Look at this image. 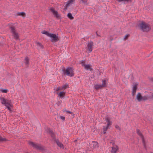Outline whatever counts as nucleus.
Here are the masks:
<instances>
[{
    "label": "nucleus",
    "instance_id": "f257e3e1",
    "mask_svg": "<svg viewBox=\"0 0 153 153\" xmlns=\"http://www.w3.org/2000/svg\"><path fill=\"white\" fill-rule=\"evenodd\" d=\"M1 103L6 106L7 108L10 111H11L12 108V105L11 104V101L10 100L5 99L4 98L1 99Z\"/></svg>",
    "mask_w": 153,
    "mask_h": 153
},
{
    "label": "nucleus",
    "instance_id": "f03ea898",
    "mask_svg": "<svg viewBox=\"0 0 153 153\" xmlns=\"http://www.w3.org/2000/svg\"><path fill=\"white\" fill-rule=\"evenodd\" d=\"M140 29L144 32H147L151 29V27L149 25L145 23L142 22L139 24Z\"/></svg>",
    "mask_w": 153,
    "mask_h": 153
},
{
    "label": "nucleus",
    "instance_id": "7ed1b4c3",
    "mask_svg": "<svg viewBox=\"0 0 153 153\" xmlns=\"http://www.w3.org/2000/svg\"><path fill=\"white\" fill-rule=\"evenodd\" d=\"M105 120L107 122L106 126H104L103 128V132L104 134L106 133V131L108 129L110 128V126L112 125V122L110 121V118L106 117L105 118Z\"/></svg>",
    "mask_w": 153,
    "mask_h": 153
},
{
    "label": "nucleus",
    "instance_id": "20e7f679",
    "mask_svg": "<svg viewBox=\"0 0 153 153\" xmlns=\"http://www.w3.org/2000/svg\"><path fill=\"white\" fill-rule=\"evenodd\" d=\"M105 120L107 122L106 126H104L103 128V132L104 134L106 133V131L108 129L110 128V126L112 125V122L110 121V118L106 117L105 118Z\"/></svg>",
    "mask_w": 153,
    "mask_h": 153
},
{
    "label": "nucleus",
    "instance_id": "39448f33",
    "mask_svg": "<svg viewBox=\"0 0 153 153\" xmlns=\"http://www.w3.org/2000/svg\"><path fill=\"white\" fill-rule=\"evenodd\" d=\"M63 73L64 74L69 76L72 77L74 75L73 69L70 67L67 68L65 70L63 71Z\"/></svg>",
    "mask_w": 153,
    "mask_h": 153
},
{
    "label": "nucleus",
    "instance_id": "423d86ee",
    "mask_svg": "<svg viewBox=\"0 0 153 153\" xmlns=\"http://www.w3.org/2000/svg\"><path fill=\"white\" fill-rule=\"evenodd\" d=\"M49 37L51 38V41L52 42L57 41L59 39L58 36L54 34L50 33Z\"/></svg>",
    "mask_w": 153,
    "mask_h": 153
},
{
    "label": "nucleus",
    "instance_id": "0eeeda50",
    "mask_svg": "<svg viewBox=\"0 0 153 153\" xmlns=\"http://www.w3.org/2000/svg\"><path fill=\"white\" fill-rule=\"evenodd\" d=\"M10 29L14 38L16 39H18L19 38V36L17 33L16 32L14 27H10Z\"/></svg>",
    "mask_w": 153,
    "mask_h": 153
},
{
    "label": "nucleus",
    "instance_id": "6e6552de",
    "mask_svg": "<svg viewBox=\"0 0 153 153\" xmlns=\"http://www.w3.org/2000/svg\"><path fill=\"white\" fill-rule=\"evenodd\" d=\"M93 46V43L92 42H91L88 43L87 48V50L88 53H90L92 51Z\"/></svg>",
    "mask_w": 153,
    "mask_h": 153
},
{
    "label": "nucleus",
    "instance_id": "1a4fd4ad",
    "mask_svg": "<svg viewBox=\"0 0 153 153\" xmlns=\"http://www.w3.org/2000/svg\"><path fill=\"white\" fill-rule=\"evenodd\" d=\"M118 149V148L117 146L114 145L112 147L111 150V153H116Z\"/></svg>",
    "mask_w": 153,
    "mask_h": 153
},
{
    "label": "nucleus",
    "instance_id": "9d476101",
    "mask_svg": "<svg viewBox=\"0 0 153 153\" xmlns=\"http://www.w3.org/2000/svg\"><path fill=\"white\" fill-rule=\"evenodd\" d=\"M50 10L51 11V12L53 13V14L54 15V16L58 18L59 17V15L58 14L57 12L53 8H51L50 9Z\"/></svg>",
    "mask_w": 153,
    "mask_h": 153
},
{
    "label": "nucleus",
    "instance_id": "9b49d317",
    "mask_svg": "<svg viewBox=\"0 0 153 153\" xmlns=\"http://www.w3.org/2000/svg\"><path fill=\"white\" fill-rule=\"evenodd\" d=\"M142 97L141 96V94L140 93H138L137 94L136 96V98L139 102L142 101Z\"/></svg>",
    "mask_w": 153,
    "mask_h": 153
},
{
    "label": "nucleus",
    "instance_id": "f8f14e48",
    "mask_svg": "<svg viewBox=\"0 0 153 153\" xmlns=\"http://www.w3.org/2000/svg\"><path fill=\"white\" fill-rule=\"evenodd\" d=\"M137 88V85H134L132 88V95L133 96H134L135 94Z\"/></svg>",
    "mask_w": 153,
    "mask_h": 153
},
{
    "label": "nucleus",
    "instance_id": "ddd939ff",
    "mask_svg": "<svg viewBox=\"0 0 153 153\" xmlns=\"http://www.w3.org/2000/svg\"><path fill=\"white\" fill-rule=\"evenodd\" d=\"M91 145L93 146V147L94 149H97L99 146L98 143L96 142L93 141Z\"/></svg>",
    "mask_w": 153,
    "mask_h": 153
},
{
    "label": "nucleus",
    "instance_id": "4468645a",
    "mask_svg": "<svg viewBox=\"0 0 153 153\" xmlns=\"http://www.w3.org/2000/svg\"><path fill=\"white\" fill-rule=\"evenodd\" d=\"M136 131H137V134L142 138V140H143V143H144V139H143V136L142 135L141 133L140 132V130L139 129H137L136 130Z\"/></svg>",
    "mask_w": 153,
    "mask_h": 153
},
{
    "label": "nucleus",
    "instance_id": "2eb2a0df",
    "mask_svg": "<svg viewBox=\"0 0 153 153\" xmlns=\"http://www.w3.org/2000/svg\"><path fill=\"white\" fill-rule=\"evenodd\" d=\"M29 144L35 148H38L39 147L36 144H35L33 142L30 141L28 142Z\"/></svg>",
    "mask_w": 153,
    "mask_h": 153
},
{
    "label": "nucleus",
    "instance_id": "dca6fc26",
    "mask_svg": "<svg viewBox=\"0 0 153 153\" xmlns=\"http://www.w3.org/2000/svg\"><path fill=\"white\" fill-rule=\"evenodd\" d=\"M74 1V0H69L67 3L66 4V7L69 6L70 5L73 4Z\"/></svg>",
    "mask_w": 153,
    "mask_h": 153
},
{
    "label": "nucleus",
    "instance_id": "f3484780",
    "mask_svg": "<svg viewBox=\"0 0 153 153\" xmlns=\"http://www.w3.org/2000/svg\"><path fill=\"white\" fill-rule=\"evenodd\" d=\"M84 67L85 69L86 70H91V65H86Z\"/></svg>",
    "mask_w": 153,
    "mask_h": 153
},
{
    "label": "nucleus",
    "instance_id": "a211bd4d",
    "mask_svg": "<svg viewBox=\"0 0 153 153\" xmlns=\"http://www.w3.org/2000/svg\"><path fill=\"white\" fill-rule=\"evenodd\" d=\"M65 94V93L64 91L61 92L58 94V95L59 97H63Z\"/></svg>",
    "mask_w": 153,
    "mask_h": 153
},
{
    "label": "nucleus",
    "instance_id": "6ab92c4d",
    "mask_svg": "<svg viewBox=\"0 0 153 153\" xmlns=\"http://www.w3.org/2000/svg\"><path fill=\"white\" fill-rule=\"evenodd\" d=\"M36 45L38 49H39L41 48H42L43 46L39 42H37L36 43Z\"/></svg>",
    "mask_w": 153,
    "mask_h": 153
},
{
    "label": "nucleus",
    "instance_id": "aec40b11",
    "mask_svg": "<svg viewBox=\"0 0 153 153\" xmlns=\"http://www.w3.org/2000/svg\"><path fill=\"white\" fill-rule=\"evenodd\" d=\"M56 143L57 145L59 146L60 148H64V146L59 141H56Z\"/></svg>",
    "mask_w": 153,
    "mask_h": 153
},
{
    "label": "nucleus",
    "instance_id": "412c9836",
    "mask_svg": "<svg viewBox=\"0 0 153 153\" xmlns=\"http://www.w3.org/2000/svg\"><path fill=\"white\" fill-rule=\"evenodd\" d=\"M107 81L106 80H104L102 81V84L101 86L102 87H105L106 86Z\"/></svg>",
    "mask_w": 153,
    "mask_h": 153
},
{
    "label": "nucleus",
    "instance_id": "4be33fe9",
    "mask_svg": "<svg viewBox=\"0 0 153 153\" xmlns=\"http://www.w3.org/2000/svg\"><path fill=\"white\" fill-rule=\"evenodd\" d=\"M42 33L43 34H45L48 36H49V35L50 34V33H49L48 32L45 30L42 31Z\"/></svg>",
    "mask_w": 153,
    "mask_h": 153
},
{
    "label": "nucleus",
    "instance_id": "5701e85b",
    "mask_svg": "<svg viewBox=\"0 0 153 153\" xmlns=\"http://www.w3.org/2000/svg\"><path fill=\"white\" fill-rule=\"evenodd\" d=\"M68 17L71 19H72L74 17L72 16L71 14V13H69L68 14Z\"/></svg>",
    "mask_w": 153,
    "mask_h": 153
},
{
    "label": "nucleus",
    "instance_id": "b1692460",
    "mask_svg": "<svg viewBox=\"0 0 153 153\" xmlns=\"http://www.w3.org/2000/svg\"><path fill=\"white\" fill-rule=\"evenodd\" d=\"M17 14L19 16H23L25 15V13L24 12L18 13Z\"/></svg>",
    "mask_w": 153,
    "mask_h": 153
},
{
    "label": "nucleus",
    "instance_id": "393cba45",
    "mask_svg": "<svg viewBox=\"0 0 153 153\" xmlns=\"http://www.w3.org/2000/svg\"><path fill=\"white\" fill-rule=\"evenodd\" d=\"M0 91L2 92V93H7L8 92V90L7 89H1L0 90Z\"/></svg>",
    "mask_w": 153,
    "mask_h": 153
},
{
    "label": "nucleus",
    "instance_id": "a878e982",
    "mask_svg": "<svg viewBox=\"0 0 153 153\" xmlns=\"http://www.w3.org/2000/svg\"><path fill=\"white\" fill-rule=\"evenodd\" d=\"M148 99V97L147 96H144L142 97V101L143 100H147Z\"/></svg>",
    "mask_w": 153,
    "mask_h": 153
},
{
    "label": "nucleus",
    "instance_id": "bb28decb",
    "mask_svg": "<svg viewBox=\"0 0 153 153\" xmlns=\"http://www.w3.org/2000/svg\"><path fill=\"white\" fill-rule=\"evenodd\" d=\"M62 89H65L66 88H68V84L62 86Z\"/></svg>",
    "mask_w": 153,
    "mask_h": 153
},
{
    "label": "nucleus",
    "instance_id": "cd10ccee",
    "mask_svg": "<svg viewBox=\"0 0 153 153\" xmlns=\"http://www.w3.org/2000/svg\"><path fill=\"white\" fill-rule=\"evenodd\" d=\"M25 63L26 64H27L29 63V59L27 57H26L25 59Z\"/></svg>",
    "mask_w": 153,
    "mask_h": 153
},
{
    "label": "nucleus",
    "instance_id": "c85d7f7f",
    "mask_svg": "<svg viewBox=\"0 0 153 153\" xmlns=\"http://www.w3.org/2000/svg\"><path fill=\"white\" fill-rule=\"evenodd\" d=\"M102 86H101V85H95V88L96 89H98L100 88Z\"/></svg>",
    "mask_w": 153,
    "mask_h": 153
},
{
    "label": "nucleus",
    "instance_id": "c756f323",
    "mask_svg": "<svg viewBox=\"0 0 153 153\" xmlns=\"http://www.w3.org/2000/svg\"><path fill=\"white\" fill-rule=\"evenodd\" d=\"M129 1V0H118V1L119 2L123 1L124 2H127Z\"/></svg>",
    "mask_w": 153,
    "mask_h": 153
},
{
    "label": "nucleus",
    "instance_id": "7c9ffc66",
    "mask_svg": "<svg viewBox=\"0 0 153 153\" xmlns=\"http://www.w3.org/2000/svg\"><path fill=\"white\" fill-rule=\"evenodd\" d=\"M54 89H56V91H57L60 90H62V87H59L57 88H56L55 89L54 88Z\"/></svg>",
    "mask_w": 153,
    "mask_h": 153
},
{
    "label": "nucleus",
    "instance_id": "2f4dec72",
    "mask_svg": "<svg viewBox=\"0 0 153 153\" xmlns=\"http://www.w3.org/2000/svg\"><path fill=\"white\" fill-rule=\"evenodd\" d=\"M81 63L82 64V66L84 67L86 65L85 64V62L84 61H82L81 62Z\"/></svg>",
    "mask_w": 153,
    "mask_h": 153
},
{
    "label": "nucleus",
    "instance_id": "473e14b6",
    "mask_svg": "<svg viewBox=\"0 0 153 153\" xmlns=\"http://www.w3.org/2000/svg\"><path fill=\"white\" fill-rule=\"evenodd\" d=\"M6 140L4 138H2L0 136V141H5Z\"/></svg>",
    "mask_w": 153,
    "mask_h": 153
},
{
    "label": "nucleus",
    "instance_id": "72a5a7b5",
    "mask_svg": "<svg viewBox=\"0 0 153 153\" xmlns=\"http://www.w3.org/2000/svg\"><path fill=\"white\" fill-rule=\"evenodd\" d=\"M83 3L85 4L87 2V0H80Z\"/></svg>",
    "mask_w": 153,
    "mask_h": 153
},
{
    "label": "nucleus",
    "instance_id": "f704fd0d",
    "mask_svg": "<svg viewBox=\"0 0 153 153\" xmlns=\"http://www.w3.org/2000/svg\"><path fill=\"white\" fill-rule=\"evenodd\" d=\"M129 35L128 34H126V35L124 37V39H127L128 37L129 36Z\"/></svg>",
    "mask_w": 153,
    "mask_h": 153
},
{
    "label": "nucleus",
    "instance_id": "c9c22d12",
    "mask_svg": "<svg viewBox=\"0 0 153 153\" xmlns=\"http://www.w3.org/2000/svg\"><path fill=\"white\" fill-rule=\"evenodd\" d=\"M60 118L62 119V120H65V117L62 116L60 117Z\"/></svg>",
    "mask_w": 153,
    "mask_h": 153
},
{
    "label": "nucleus",
    "instance_id": "e433bc0d",
    "mask_svg": "<svg viewBox=\"0 0 153 153\" xmlns=\"http://www.w3.org/2000/svg\"><path fill=\"white\" fill-rule=\"evenodd\" d=\"M115 128L117 129H118L119 130L120 129V128L118 126H115Z\"/></svg>",
    "mask_w": 153,
    "mask_h": 153
},
{
    "label": "nucleus",
    "instance_id": "4c0bfd02",
    "mask_svg": "<svg viewBox=\"0 0 153 153\" xmlns=\"http://www.w3.org/2000/svg\"><path fill=\"white\" fill-rule=\"evenodd\" d=\"M66 113H70V114H72V112H71V111H66Z\"/></svg>",
    "mask_w": 153,
    "mask_h": 153
},
{
    "label": "nucleus",
    "instance_id": "58836bf2",
    "mask_svg": "<svg viewBox=\"0 0 153 153\" xmlns=\"http://www.w3.org/2000/svg\"><path fill=\"white\" fill-rule=\"evenodd\" d=\"M66 111H67V110L66 109H64L63 110V111L65 112H66Z\"/></svg>",
    "mask_w": 153,
    "mask_h": 153
},
{
    "label": "nucleus",
    "instance_id": "ea45409f",
    "mask_svg": "<svg viewBox=\"0 0 153 153\" xmlns=\"http://www.w3.org/2000/svg\"><path fill=\"white\" fill-rule=\"evenodd\" d=\"M151 97L152 98H153V94L151 96Z\"/></svg>",
    "mask_w": 153,
    "mask_h": 153
}]
</instances>
